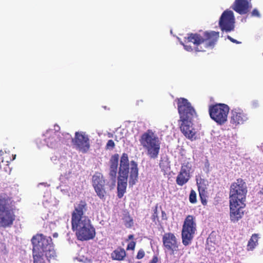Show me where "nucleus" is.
Here are the masks:
<instances>
[{
  "label": "nucleus",
  "mask_w": 263,
  "mask_h": 263,
  "mask_svg": "<svg viewBox=\"0 0 263 263\" xmlns=\"http://www.w3.org/2000/svg\"><path fill=\"white\" fill-rule=\"evenodd\" d=\"M192 164L188 161H184L181 165V167L176 177V183L179 186L186 184L191 177L193 173Z\"/></svg>",
  "instance_id": "obj_13"
},
{
  "label": "nucleus",
  "mask_w": 263,
  "mask_h": 263,
  "mask_svg": "<svg viewBox=\"0 0 263 263\" xmlns=\"http://www.w3.org/2000/svg\"><path fill=\"white\" fill-rule=\"evenodd\" d=\"M129 173V185L133 186L137 181L138 176V165L134 161H132L129 164L127 155L123 154L120 159L118 177L117 189L118 196L119 198H121L125 192Z\"/></svg>",
  "instance_id": "obj_3"
},
{
  "label": "nucleus",
  "mask_w": 263,
  "mask_h": 263,
  "mask_svg": "<svg viewBox=\"0 0 263 263\" xmlns=\"http://www.w3.org/2000/svg\"><path fill=\"white\" fill-rule=\"evenodd\" d=\"M153 221L156 222V220H158V217L157 214L156 213V211L154 212L153 215Z\"/></svg>",
  "instance_id": "obj_37"
},
{
  "label": "nucleus",
  "mask_w": 263,
  "mask_h": 263,
  "mask_svg": "<svg viewBox=\"0 0 263 263\" xmlns=\"http://www.w3.org/2000/svg\"><path fill=\"white\" fill-rule=\"evenodd\" d=\"M199 194L200 197L201 198V202L203 204H205L206 203V192L205 191H199Z\"/></svg>",
  "instance_id": "obj_26"
},
{
  "label": "nucleus",
  "mask_w": 263,
  "mask_h": 263,
  "mask_svg": "<svg viewBox=\"0 0 263 263\" xmlns=\"http://www.w3.org/2000/svg\"><path fill=\"white\" fill-rule=\"evenodd\" d=\"M82 149L83 150V152H82L83 153H85L86 152V149H85V148H83Z\"/></svg>",
  "instance_id": "obj_43"
},
{
  "label": "nucleus",
  "mask_w": 263,
  "mask_h": 263,
  "mask_svg": "<svg viewBox=\"0 0 263 263\" xmlns=\"http://www.w3.org/2000/svg\"><path fill=\"white\" fill-rule=\"evenodd\" d=\"M63 136H66V137L69 138L71 136L68 133L62 134Z\"/></svg>",
  "instance_id": "obj_39"
},
{
  "label": "nucleus",
  "mask_w": 263,
  "mask_h": 263,
  "mask_svg": "<svg viewBox=\"0 0 263 263\" xmlns=\"http://www.w3.org/2000/svg\"><path fill=\"white\" fill-rule=\"evenodd\" d=\"M58 233H54V234H53V236L54 237H58Z\"/></svg>",
  "instance_id": "obj_41"
},
{
  "label": "nucleus",
  "mask_w": 263,
  "mask_h": 263,
  "mask_svg": "<svg viewBox=\"0 0 263 263\" xmlns=\"http://www.w3.org/2000/svg\"><path fill=\"white\" fill-rule=\"evenodd\" d=\"M69 165L70 168H69L68 170V174H74L77 170L76 166L77 165L75 163H73L72 162H70Z\"/></svg>",
  "instance_id": "obj_28"
},
{
  "label": "nucleus",
  "mask_w": 263,
  "mask_h": 263,
  "mask_svg": "<svg viewBox=\"0 0 263 263\" xmlns=\"http://www.w3.org/2000/svg\"><path fill=\"white\" fill-rule=\"evenodd\" d=\"M104 183L105 181L101 173H96L93 175L92 176V185L97 195L101 199H102L104 196Z\"/></svg>",
  "instance_id": "obj_19"
},
{
  "label": "nucleus",
  "mask_w": 263,
  "mask_h": 263,
  "mask_svg": "<svg viewBox=\"0 0 263 263\" xmlns=\"http://www.w3.org/2000/svg\"><path fill=\"white\" fill-rule=\"evenodd\" d=\"M196 231V223L195 218L192 215H188L184 220L182 230V243L187 246L191 243Z\"/></svg>",
  "instance_id": "obj_8"
},
{
  "label": "nucleus",
  "mask_w": 263,
  "mask_h": 263,
  "mask_svg": "<svg viewBox=\"0 0 263 263\" xmlns=\"http://www.w3.org/2000/svg\"><path fill=\"white\" fill-rule=\"evenodd\" d=\"M197 184L198 185V191H204L206 189L205 185L202 183V181H200L199 182H197Z\"/></svg>",
  "instance_id": "obj_30"
},
{
  "label": "nucleus",
  "mask_w": 263,
  "mask_h": 263,
  "mask_svg": "<svg viewBox=\"0 0 263 263\" xmlns=\"http://www.w3.org/2000/svg\"><path fill=\"white\" fill-rule=\"evenodd\" d=\"M1 168V166L0 165V168Z\"/></svg>",
  "instance_id": "obj_49"
},
{
  "label": "nucleus",
  "mask_w": 263,
  "mask_h": 263,
  "mask_svg": "<svg viewBox=\"0 0 263 263\" xmlns=\"http://www.w3.org/2000/svg\"><path fill=\"white\" fill-rule=\"evenodd\" d=\"M159 153V149H147V154L151 158L157 157Z\"/></svg>",
  "instance_id": "obj_24"
},
{
  "label": "nucleus",
  "mask_w": 263,
  "mask_h": 263,
  "mask_svg": "<svg viewBox=\"0 0 263 263\" xmlns=\"http://www.w3.org/2000/svg\"><path fill=\"white\" fill-rule=\"evenodd\" d=\"M158 261V259L157 257H154L152 259V260L149 262V263H157Z\"/></svg>",
  "instance_id": "obj_38"
},
{
  "label": "nucleus",
  "mask_w": 263,
  "mask_h": 263,
  "mask_svg": "<svg viewBox=\"0 0 263 263\" xmlns=\"http://www.w3.org/2000/svg\"><path fill=\"white\" fill-rule=\"evenodd\" d=\"M128 219H129V221H127L125 223V225L127 227H130L133 224V220L129 217Z\"/></svg>",
  "instance_id": "obj_36"
},
{
  "label": "nucleus",
  "mask_w": 263,
  "mask_h": 263,
  "mask_svg": "<svg viewBox=\"0 0 263 263\" xmlns=\"http://www.w3.org/2000/svg\"><path fill=\"white\" fill-rule=\"evenodd\" d=\"M190 202L192 203H195L196 202V193L194 190H191L190 196H189Z\"/></svg>",
  "instance_id": "obj_25"
},
{
  "label": "nucleus",
  "mask_w": 263,
  "mask_h": 263,
  "mask_svg": "<svg viewBox=\"0 0 263 263\" xmlns=\"http://www.w3.org/2000/svg\"><path fill=\"white\" fill-rule=\"evenodd\" d=\"M133 237V236L132 235H129L128 238L129 239H132Z\"/></svg>",
  "instance_id": "obj_42"
},
{
  "label": "nucleus",
  "mask_w": 263,
  "mask_h": 263,
  "mask_svg": "<svg viewBox=\"0 0 263 263\" xmlns=\"http://www.w3.org/2000/svg\"><path fill=\"white\" fill-rule=\"evenodd\" d=\"M177 108L180 119H193L196 115V111L191 103L184 98L177 99Z\"/></svg>",
  "instance_id": "obj_9"
},
{
  "label": "nucleus",
  "mask_w": 263,
  "mask_h": 263,
  "mask_svg": "<svg viewBox=\"0 0 263 263\" xmlns=\"http://www.w3.org/2000/svg\"><path fill=\"white\" fill-rule=\"evenodd\" d=\"M115 146V143L112 140H109L106 143V148H113Z\"/></svg>",
  "instance_id": "obj_32"
},
{
  "label": "nucleus",
  "mask_w": 263,
  "mask_h": 263,
  "mask_svg": "<svg viewBox=\"0 0 263 263\" xmlns=\"http://www.w3.org/2000/svg\"><path fill=\"white\" fill-rule=\"evenodd\" d=\"M235 17L232 11L226 10L221 14L219 26L222 31L229 32L233 31L235 27Z\"/></svg>",
  "instance_id": "obj_10"
},
{
  "label": "nucleus",
  "mask_w": 263,
  "mask_h": 263,
  "mask_svg": "<svg viewBox=\"0 0 263 263\" xmlns=\"http://www.w3.org/2000/svg\"><path fill=\"white\" fill-rule=\"evenodd\" d=\"M192 120L193 119H187L179 120L180 130L187 138L191 140L196 139V132L193 127Z\"/></svg>",
  "instance_id": "obj_14"
},
{
  "label": "nucleus",
  "mask_w": 263,
  "mask_h": 263,
  "mask_svg": "<svg viewBox=\"0 0 263 263\" xmlns=\"http://www.w3.org/2000/svg\"><path fill=\"white\" fill-rule=\"evenodd\" d=\"M140 142L144 148H160L161 144L159 138L150 129L142 135Z\"/></svg>",
  "instance_id": "obj_12"
},
{
  "label": "nucleus",
  "mask_w": 263,
  "mask_h": 263,
  "mask_svg": "<svg viewBox=\"0 0 263 263\" xmlns=\"http://www.w3.org/2000/svg\"><path fill=\"white\" fill-rule=\"evenodd\" d=\"M144 251L142 250H140L138 252L136 257L137 259H142L144 256Z\"/></svg>",
  "instance_id": "obj_31"
},
{
  "label": "nucleus",
  "mask_w": 263,
  "mask_h": 263,
  "mask_svg": "<svg viewBox=\"0 0 263 263\" xmlns=\"http://www.w3.org/2000/svg\"><path fill=\"white\" fill-rule=\"evenodd\" d=\"M33 245L34 263H45V258L49 260L56 256L52 239L50 236L37 234L31 239Z\"/></svg>",
  "instance_id": "obj_4"
},
{
  "label": "nucleus",
  "mask_w": 263,
  "mask_h": 263,
  "mask_svg": "<svg viewBox=\"0 0 263 263\" xmlns=\"http://www.w3.org/2000/svg\"><path fill=\"white\" fill-rule=\"evenodd\" d=\"M251 16L259 17H260V15L258 10L257 9H254L251 12Z\"/></svg>",
  "instance_id": "obj_33"
},
{
  "label": "nucleus",
  "mask_w": 263,
  "mask_h": 263,
  "mask_svg": "<svg viewBox=\"0 0 263 263\" xmlns=\"http://www.w3.org/2000/svg\"><path fill=\"white\" fill-rule=\"evenodd\" d=\"M57 189H60L61 192L64 194L68 193L69 190V187L67 186L60 185L59 187H58Z\"/></svg>",
  "instance_id": "obj_29"
},
{
  "label": "nucleus",
  "mask_w": 263,
  "mask_h": 263,
  "mask_svg": "<svg viewBox=\"0 0 263 263\" xmlns=\"http://www.w3.org/2000/svg\"><path fill=\"white\" fill-rule=\"evenodd\" d=\"M248 1H250V2H251V0H248Z\"/></svg>",
  "instance_id": "obj_48"
},
{
  "label": "nucleus",
  "mask_w": 263,
  "mask_h": 263,
  "mask_svg": "<svg viewBox=\"0 0 263 263\" xmlns=\"http://www.w3.org/2000/svg\"><path fill=\"white\" fill-rule=\"evenodd\" d=\"M159 165L160 168L163 171H166L168 167V163L167 161L161 160Z\"/></svg>",
  "instance_id": "obj_27"
},
{
  "label": "nucleus",
  "mask_w": 263,
  "mask_h": 263,
  "mask_svg": "<svg viewBox=\"0 0 263 263\" xmlns=\"http://www.w3.org/2000/svg\"><path fill=\"white\" fill-rule=\"evenodd\" d=\"M261 193L263 194V187H262V190H261Z\"/></svg>",
  "instance_id": "obj_46"
},
{
  "label": "nucleus",
  "mask_w": 263,
  "mask_h": 263,
  "mask_svg": "<svg viewBox=\"0 0 263 263\" xmlns=\"http://www.w3.org/2000/svg\"><path fill=\"white\" fill-rule=\"evenodd\" d=\"M87 211V204L81 201L76 203L72 214V229L80 240L93 239L96 235L95 229L89 218L84 215Z\"/></svg>",
  "instance_id": "obj_1"
},
{
  "label": "nucleus",
  "mask_w": 263,
  "mask_h": 263,
  "mask_svg": "<svg viewBox=\"0 0 263 263\" xmlns=\"http://www.w3.org/2000/svg\"><path fill=\"white\" fill-rule=\"evenodd\" d=\"M60 127L58 125H55L54 130L48 129L43 135V146H47L49 148H52L57 146V144L62 141L60 136V133L59 132Z\"/></svg>",
  "instance_id": "obj_11"
},
{
  "label": "nucleus",
  "mask_w": 263,
  "mask_h": 263,
  "mask_svg": "<svg viewBox=\"0 0 263 263\" xmlns=\"http://www.w3.org/2000/svg\"><path fill=\"white\" fill-rule=\"evenodd\" d=\"M15 219V215L9 209V199L4 194H0V227H9Z\"/></svg>",
  "instance_id": "obj_5"
},
{
  "label": "nucleus",
  "mask_w": 263,
  "mask_h": 263,
  "mask_svg": "<svg viewBox=\"0 0 263 263\" xmlns=\"http://www.w3.org/2000/svg\"><path fill=\"white\" fill-rule=\"evenodd\" d=\"M135 243L134 242H132L128 245L127 249L128 250H133L135 248Z\"/></svg>",
  "instance_id": "obj_35"
},
{
  "label": "nucleus",
  "mask_w": 263,
  "mask_h": 263,
  "mask_svg": "<svg viewBox=\"0 0 263 263\" xmlns=\"http://www.w3.org/2000/svg\"><path fill=\"white\" fill-rule=\"evenodd\" d=\"M86 260H87L86 258L85 260L80 259V260L82 261H86Z\"/></svg>",
  "instance_id": "obj_44"
},
{
  "label": "nucleus",
  "mask_w": 263,
  "mask_h": 263,
  "mask_svg": "<svg viewBox=\"0 0 263 263\" xmlns=\"http://www.w3.org/2000/svg\"><path fill=\"white\" fill-rule=\"evenodd\" d=\"M247 193L245 182L238 179L232 184L230 192V202H245Z\"/></svg>",
  "instance_id": "obj_7"
},
{
  "label": "nucleus",
  "mask_w": 263,
  "mask_h": 263,
  "mask_svg": "<svg viewBox=\"0 0 263 263\" xmlns=\"http://www.w3.org/2000/svg\"><path fill=\"white\" fill-rule=\"evenodd\" d=\"M219 37V32L215 31H199L190 33L184 37L181 44L189 52H205L208 49H213Z\"/></svg>",
  "instance_id": "obj_2"
},
{
  "label": "nucleus",
  "mask_w": 263,
  "mask_h": 263,
  "mask_svg": "<svg viewBox=\"0 0 263 263\" xmlns=\"http://www.w3.org/2000/svg\"><path fill=\"white\" fill-rule=\"evenodd\" d=\"M258 235L256 234L252 235L249 239L248 245L247 250L249 251L253 250L258 245Z\"/></svg>",
  "instance_id": "obj_23"
},
{
  "label": "nucleus",
  "mask_w": 263,
  "mask_h": 263,
  "mask_svg": "<svg viewBox=\"0 0 263 263\" xmlns=\"http://www.w3.org/2000/svg\"><path fill=\"white\" fill-rule=\"evenodd\" d=\"M126 255V253L123 249L118 248L114 250L111 254V258L114 260H122Z\"/></svg>",
  "instance_id": "obj_22"
},
{
  "label": "nucleus",
  "mask_w": 263,
  "mask_h": 263,
  "mask_svg": "<svg viewBox=\"0 0 263 263\" xmlns=\"http://www.w3.org/2000/svg\"><path fill=\"white\" fill-rule=\"evenodd\" d=\"M15 157H16V155H13V159H12V160H14V159H15Z\"/></svg>",
  "instance_id": "obj_45"
},
{
  "label": "nucleus",
  "mask_w": 263,
  "mask_h": 263,
  "mask_svg": "<svg viewBox=\"0 0 263 263\" xmlns=\"http://www.w3.org/2000/svg\"><path fill=\"white\" fill-rule=\"evenodd\" d=\"M44 185L45 186H46L47 185V186H48V185H47L46 183H40L38 185H39V186H40V185Z\"/></svg>",
  "instance_id": "obj_40"
},
{
  "label": "nucleus",
  "mask_w": 263,
  "mask_h": 263,
  "mask_svg": "<svg viewBox=\"0 0 263 263\" xmlns=\"http://www.w3.org/2000/svg\"><path fill=\"white\" fill-rule=\"evenodd\" d=\"M162 214H165L164 212L162 211Z\"/></svg>",
  "instance_id": "obj_47"
},
{
  "label": "nucleus",
  "mask_w": 263,
  "mask_h": 263,
  "mask_svg": "<svg viewBox=\"0 0 263 263\" xmlns=\"http://www.w3.org/2000/svg\"><path fill=\"white\" fill-rule=\"evenodd\" d=\"M252 8V5L248 0H235L232 8L240 14H247Z\"/></svg>",
  "instance_id": "obj_20"
},
{
  "label": "nucleus",
  "mask_w": 263,
  "mask_h": 263,
  "mask_svg": "<svg viewBox=\"0 0 263 263\" xmlns=\"http://www.w3.org/2000/svg\"><path fill=\"white\" fill-rule=\"evenodd\" d=\"M245 202H230V219L233 222H236L241 219L244 214Z\"/></svg>",
  "instance_id": "obj_15"
},
{
  "label": "nucleus",
  "mask_w": 263,
  "mask_h": 263,
  "mask_svg": "<svg viewBox=\"0 0 263 263\" xmlns=\"http://www.w3.org/2000/svg\"><path fill=\"white\" fill-rule=\"evenodd\" d=\"M163 246L166 251H170L174 254L177 251L178 246L176 236L171 233H165L162 238Z\"/></svg>",
  "instance_id": "obj_18"
},
{
  "label": "nucleus",
  "mask_w": 263,
  "mask_h": 263,
  "mask_svg": "<svg viewBox=\"0 0 263 263\" xmlns=\"http://www.w3.org/2000/svg\"><path fill=\"white\" fill-rule=\"evenodd\" d=\"M72 143L77 148H89L90 140L87 134L84 132H76L72 139Z\"/></svg>",
  "instance_id": "obj_17"
},
{
  "label": "nucleus",
  "mask_w": 263,
  "mask_h": 263,
  "mask_svg": "<svg viewBox=\"0 0 263 263\" xmlns=\"http://www.w3.org/2000/svg\"><path fill=\"white\" fill-rule=\"evenodd\" d=\"M227 38H228V39H229L231 42H232V43H236V44H240V43H241V42H239V41H237L236 40H235V39H234L232 38V37L231 36H230V35H228V36H227Z\"/></svg>",
  "instance_id": "obj_34"
},
{
  "label": "nucleus",
  "mask_w": 263,
  "mask_h": 263,
  "mask_svg": "<svg viewBox=\"0 0 263 263\" xmlns=\"http://www.w3.org/2000/svg\"><path fill=\"white\" fill-rule=\"evenodd\" d=\"M249 117L242 109L234 108L231 111L230 123L235 126L244 124Z\"/></svg>",
  "instance_id": "obj_16"
},
{
  "label": "nucleus",
  "mask_w": 263,
  "mask_h": 263,
  "mask_svg": "<svg viewBox=\"0 0 263 263\" xmlns=\"http://www.w3.org/2000/svg\"><path fill=\"white\" fill-rule=\"evenodd\" d=\"M230 108L228 105L218 103L209 106V112L211 118L218 125H223L227 121Z\"/></svg>",
  "instance_id": "obj_6"
},
{
  "label": "nucleus",
  "mask_w": 263,
  "mask_h": 263,
  "mask_svg": "<svg viewBox=\"0 0 263 263\" xmlns=\"http://www.w3.org/2000/svg\"><path fill=\"white\" fill-rule=\"evenodd\" d=\"M118 161L119 155L118 154L113 155L110 160L109 176L114 182H116Z\"/></svg>",
  "instance_id": "obj_21"
}]
</instances>
